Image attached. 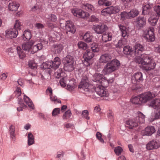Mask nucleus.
<instances>
[{"label": "nucleus", "instance_id": "f257e3e1", "mask_svg": "<svg viewBox=\"0 0 160 160\" xmlns=\"http://www.w3.org/2000/svg\"><path fill=\"white\" fill-rule=\"evenodd\" d=\"M120 66L119 61L116 59H113L105 66L102 70L103 73L105 74H109L118 69Z\"/></svg>", "mask_w": 160, "mask_h": 160}, {"label": "nucleus", "instance_id": "f03ea898", "mask_svg": "<svg viewBox=\"0 0 160 160\" xmlns=\"http://www.w3.org/2000/svg\"><path fill=\"white\" fill-rule=\"evenodd\" d=\"M118 26L120 30L121 34L123 38L119 40L117 43H114V45L116 48H120L127 43V38L128 36V34L125 26L121 24H119Z\"/></svg>", "mask_w": 160, "mask_h": 160}, {"label": "nucleus", "instance_id": "7ed1b4c3", "mask_svg": "<svg viewBox=\"0 0 160 160\" xmlns=\"http://www.w3.org/2000/svg\"><path fill=\"white\" fill-rule=\"evenodd\" d=\"M136 117L131 119L127 122V124L130 125L129 128H132L138 125V123L144 122L145 115L140 112H138L136 114Z\"/></svg>", "mask_w": 160, "mask_h": 160}, {"label": "nucleus", "instance_id": "20e7f679", "mask_svg": "<svg viewBox=\"0 0 160 160\" xmlns=\"http://www.w3.org/2000/svg\"><path fill=\"white\" fill-rule=\"evenodd\" d=\"M135 62L138 64L142 65V68L146 71L154 69L156 66L155 63L153 61L147 62V61H145L138 58L135 60Z\"/></svg>", "mask_w": 160, "mask_h": 160}, {"label": "nucleus", "instance_id": "39448f33", "mask_svg": "<svg viewBox=\"0 0 160 160\" xmlns=\"http://www.w3.org/2000/svg\"><path fill=\"white\" fill-rule=\"evenodd\" d=\"M64 68L65 71L70 72L73 70L74 60L73 58L70 55H68L63 59Z\"/></svg>", "mask_w": 160, "mask_h": 160}, {"label": "nucleus", "instance_id": "423d86ee", "mask_svg": "<svg viewBox=\"0 0 160 160\" xmlns=\"http://www.w3.org/2000/svg\"><path fill=\"white\" fill-rule=\"evenodd\" d=\"M154 29L153 27H150L148 29L145 30L143 33V36L148 42H152L155 39V36L154 33Z\"/></svg>", "mask_w": 160, "mask_h": 160}, {"label": "nucleus", "instance_id": "0eeeda50", "mask_svg": "<svg viewBox=\"0 0 160 160\" xmlns=\"http://www.w3.org/2000/svg\"><path fill=\"white\" fill-rule=\"evenodd\" d=\"M93 52L90 50H87L83 55L84 60L82 61L83 63L87 67L90 64V60L94 56Z\"/></svg>", "mask_w": 160, "mask_h": 160}, {"label": "nucleus", "instance_id": "6e6552de", "mask_svg": "<svg viewBox=\"0 0 160 160\" xmlns=\"http://www.w3.org/2000/svg\"><path fill=\"white\" fill-rule=\"evenodd\" d=\"M141 100L142 103H145L155 97L156 95L148 92L140 95Z\"/></svg>", "mask_w": 160, "mask_h": 160}, {"label": "nucleus", "instance_id": "1a4fd4ad", "mask_svg": "<svg viewBox=\"0 0 160 160\" xmlns=\"http://www.w3.org/2000/svg\"><path fill=\"white\" fill-rule=\"evenodd\" d=\"M72 12L74 16L82 18H87L89 16L88 13L78 9H73Z\"/></svg>", "mask_w": 160, "mask_h": 160}, {"label": "nucleus", "instance_id": "9d476101", "mask_svg": "<svg viewBox=\"0 0 160 160\" xmlns=\"http://www.w3.org/2000/svg\"><path fill=\"white\" fill-rule=\"evenodd\" d=\"M160 147V140H153L149 142L146 145L147 150H151L157 149Z\"/></svg>", "mask_w": 160, "mask_h": 160}, {"label": "nucleus", "instance_id": "9b49d317", "mask_svg": "<svg viewBox=\"0 0 160 160\" xmlns=\"http://www.w3.org/2000/svg\"><path fill=\"white\" fill-rule=\"evenodd\" d=\"M133 51L136 57L139 56L144 51V46L139 43L136 42L133 47Z\"/></svg>", "mask_w": 160, "mask_h": 160}, {"label": "nucleus", "instance_id": "f8f14e48", "mask_svg": "<svg viewBox=\"0 0 160 160\" xmlns=\"http://www.w3.org/2000/svg\"><path fill=\"white\" fill-rule=\"evenodd\" d=\"M96 93L98 95L102 97H107L109 95V93L105 88L99 85L95 88Z\"/></svg>", "mask_w": 160, "mask_h": 160}, {"label": "nucleus", "instance_id": "ddd939ff", "mask_svg": "<svg viewBox=\"0 0 160 160\" xmlns=\"http://www.w3.org/2000/svg\"><path fill=\"white\" fill-rule=\"evenodd\" d=\"M6 37L8 38H16L18 34V31L15 28L8 29L5 32Z\"/></svg>", "mask_w": 160, "mask_h": 160}, {"label": "nucleus", "instance_id": "4468645a", "mask_svg": "<svg viewBox=\"0 0 160 160\" xmlns=\"http://www.w3.org/2000/svg\"><path fill=\"white\" fill-rule=\"evenodd\" d=\"M156 131V129L154 126H149L142 131L141 133L143 135L150 136Z\"/></svg>", "mask_w": 160, "mask_h": 160}, {"label": "nucleus", "instance_id": "2eb2a0df", "mask_svg": "<svg viewBox=\"0 0 160 160\" xmlns=\"http://www.w3.org/2000/svg\"><path fill=\"white\" fill-rule=\"evenodd\" d=\"M93 28L96 33L101 34L106 31L107 26L104 24H100L98 25H94Z\"/></svg>", "mask_w": 160, "mask_h": 160}, {"label": "nucleus", "instance_id": "dca6fc26", "mask_svg": "<svg viewBox=\"0 0 160 160\" xmlns=\"http://www.w3.org/2000/svg\"><path fill=\"white\" fill-rule=\"evenodd\" d=\"M136 25L137 28H140L146 24V19L142 17H139L136 19Z\"/></svg>", "mask_w": 160, "mask_h": 160}, {"label": "nucleus", "instance_id": "f3484780", "mask_svg": "<svg viewBox=\"0 0 160 160\" xmlns=\"http://www.w3.org/2000/svg\"><path fill=\"white\" fill-rule=\"evenodd\" d=\"M88 80L86 79L85 81L82 79L81 82L78 85V88L83 90L85 92H88L89 91V83L87 82Z\"/></svg>", "mask_w": 160, "mask_h": 160}, {"label": "nucleus", "instance_id": "a211bd4d", "mask_svg": "<svg viewBox=\"0 0 160 160\" xmlns=\"http://www.w3.org/2000/svg\"><path fill=\"white\" fill-rule=\"evenodd\" d=\"M65 29L67 32H71L72 33H74L76 31V29L73 24L71 21H69L66 22Z\"/></svg>", "mask_w": 160, "mask_h": 160}, {"label": "nucleus", "instance_id": "6ab92c4d", "mask_svg": "<svg viewBox=\"0 0 160 160\" xmlns=\"http://www.w3.org/2000/svg\"><path fill=\"white\" fill-rule=\"evenodd\" d=\"M135 80L137 82H142L143 79L142 73L140 72H138L134 73L132 77V82Z\"/></svg>", "mask_w": 160, "mask_h": 160}, {"label": "nucleus", "instance_id": "aec40b11", "mask_svg": "<svg viewBox=\"0 0 160 160\" xmlns=\"http://www.w3.org/2000/svg\"><path fill=\"white\" fill-rule=\"evenodd\" d=\"M138 58L145 61H147V62L148 61H153L152 57L150 55L145 53L141 54L139 56L136 57L135 61Z\"/></svg>", "mask_w": 160, "mask_h": 160}, {"label": "nucleus", "instance_id": "412c9836", "mask_svg": "<svg viewBox=\"0 0 160 160\" xmlns=\"http://www.w3.org/2000/svg\"><path fill=\"white\" fill-rule=\"evenodd\" d=\"M103 78V75L96 73L93 76L92 80L96 83V85H98Z\"/></svg>", "mask_w": 160, "mask_h": 160}, {"label": "nucleus", "instance_id": "4be33fe9", "mask_svg": "<svg viewBox=\"0 0 160 160\" xmlns=\"http://www.w3.org/2000/svg\"><path fill=\"white\" fill-rule=\"evenodd\" d=\"M111 59L112 57L109 54H105L101 56L99 60L100 62L105 63Z\"/></svg>", "mask_w": 160, "mask_h": 160}, {"label": "nucleus", "instance_id": "5701e85b", "mask_svg": "<svg viewBox=\"0 0 160 160\" xmlns=\"http://www.w3.org/2000/svg\"><path fill=\"white\" fill-rule=\"evenodd\" d=\"M52 48L55 53L59 54L63 50V46L61 44H56L53 45Z\"/></svg>", "mask_w": 160, "mask_h": 160}, {"label": "nucleus", "instance_id": "b1692460", "mask_svg": "<svg viewBox=\"0 0 160 160\" xmlns=\"http://www.w3.org/2000/svg\"><path fill=\"white\" fill-rule=\"evenodd\" d=\"M151 106L155 109H160V99H155L153 100L151 102Z\"/></svg>", "mask_w": 160, "mask_h": 160}, {"label": "nucleus", "instance_id": "393cba45", "mask_svg": "<svg viewBox=\"0 0 160 160\" xmlns=\"http://www.w3.org/2000/svg\"><path fill=\"white\" fill-rule=\"evenodd\" d=\"M61 64V61L60 58L58 57H56L54 59L53 62H52V68L54 69L58 68Z\"/></svg>", "mask_w": 160, "mask_h": 160}, {"label": "nucleus", "instance_id": "a878e982", "mask_svg": "<svg viewBox=\"0 0 160 160\" xmlns=\"http://www.w3.org/2000/svg\"><path fill=\"white\" fill-rule=\"evenodd\" d=\"M160 118V110H157L149 118V121L152 122L156 119Z\"/></svg>", "mask_w": 160, "mask_h": 160}, {"label": "nucleus", "instance_id": "bb28decb", "mask_svg": "<svg viewBox=\"0 0 160 160\" xmlns=\"http://www.w3.org/2000/svg\"><path fill=\"white\" fill-rule=\"evenodd\" d=\"M22 38L25 41L31 39L32 37L31 32L29 30H26L22 36Z\"/></svg>", "mask_w": 160, "mask_h": 160}, {"label": "nucleus", "instance_id": "cd10ccee", "mask_svg": "<svg viewBox=\"0 0 160 160\" xmlns=\"http://www.w3.org/2000/svg\"><path fill=\"white\" fill-rule=\"evenodd\" d=\"M113 80L111 79V80H107L104 78V77L102 78V79L100 81V82L98 86L99 85L100 86H102L104 88L107 87L110 82H113Z\"/></svg>", "mask_w": 160, "mask_h": 160}, {"label": "nucleus", "instance_id": "c85d7f7f", "mask_svg": "<svg viewBox=\"0 0 160 160\" xmlns=\"http://www.w3.org/2000/svg\"><path fill=\"white\" fill-rule=\"evenodd\" d=\"M23 99L24 102L28 105V106L30 108L33 109L34 105L31 100L25 95L24 96Z\"/></svg>", "mask_w": 160, "mask_h": 160}, {"label": "nucleus", "instance_id": "c756f323", "mask_svg": "<svg viewBox=\"0 0 160 160\" xmlns=\"http://www.w3.org/2000/svg\"><path fill=\"white\" fill-rule=\"evenodd\" d=\"M92 34L91 33L87 32L83 36L84 41L87 42H89L92 41Z\"/></svg>", "mask_w": 160, "mask_h": 160}, {"label": "nucleus", "instance_id": "7c9ffc66", "mask_svg": "<svg viewBox=\"0 0 160 160\" xmlns=\"http://www.w3.org/2000/svg\"><path fill=\"white\" fill-rule=\"evenodd\" d=\"M19 6V4L16 2L9 3L8 5L9 9L11 11H16Z\"/></svg>", "mask_w": 160, "mask_h": 160}, {"label": "nucleus", "instance_id": "2f4dec72", "mask_svg": "<svg viewBox=\"0 0 160 160\" xmlns=\"http://www.w3.org/2000/svg\"><path fill=\"white\" fill-rule=\"evenodd\" d=\"M82 6L83 9L88 12L94 11L95 10V8L91 4L88 3H84L82 5Z\"/></svg>", "mask_w": 160, "mask_h": 160}, {"label": "nucleus", "instance_id": "473e14b6", "mask_svg": "<svg viewBox=\"0 0 160 160\" xmlns=\"http://www.w3.org/2000/svg\"><path fill=\"white\" fill-rule=\"evenodd\" d=\"M111 14H116L120 10V8L118 6H111L109 7Z\"/></svg>", "mask_w": 160, "mask_h": 160}, {"label": "nucleus", "instance_id": "72a5a7b5", "mask_svg": "<svg viewBox=\"0 0 160 160\" xmlns=\"http://www.w3.org/2000/svg\"><path fill=\"white\" fill-rule=\"evenodd\" d=\"M158 18L157 16H152L148 19V22L152 26H155L158 21Z\"/></svg>", "mask_w": 160, "mask_h": 160}, {"label": "nucleus", "instance_id": "f704fd0d", "mask_svg": "<svg viewBox=\"0 0 160 160\" xmlns=\"http://www.w3.org/2000/svg\"><path fill=\"white\" fill-rule=\"evenodd\" d=\"M133 50L132 47L128 45L124 46L123 48V52L125 55H129L132 52Z\"/></svg>", "mask_w": 160, "mask_h": 160}, {"label": "nucleus", "instance_id": "c9c22d12", "mask_svg": "<svg viewBox=\"0 0 160 160\" xmlns=\"http://www.w3.org/2000/svg\"><path fill=\"white\" fill-rule=\"evenodd\" d=\"M112 38V35L111 33H107L103 34L102 36V41L106 42L111 41Z\"/></svg>", "mask_w": 160, "mask_h": 160}, {"label": "nucleus", "instance_id": "e433bc0d", "mask_svg": "<svg viewBox=\"0 0 160 160\" xmlns=\"http://www.w3.org/2000/svg\"><path fill=\"white\" fill-rule=\"evenodd\" d=\"M28 143L29 146H30L34 143V139L33 135L31 132H29L28 134Z\"/></svg>", "mask_w": 160, "mask_h": 160}, {"label": "nucleus", "instance_id": "4c0bfd02", "mask_svg": "<svg viewBox=\"0 0 160 160\" xmlns=\"http://www.w3.org/2000/svg\"><path fill=\"white\" fill-rule=\"evenodd\" d=\"M139 14V11L136 8L132 9L128 12L130 18H133L137 16Z\"/></svg>", "mask_w": 160, "mask_h": 160}, {"label": "nucleus", "instance_id": "58836bf2", "mask_svg": "<svg viewBox=\"0 0 160 160\" xmlns=\"http://www.w3.org/2000/svg\"><path fill=\"white\" fill-rule=\"evenodd\" d=\"M132 102L135 104H140L142 103L140 95L135 97L131 99Z\"/></svg>", "mask_w": 160, "mask_h": 160}, {"label": "nucleus", "instance_id": "ea45409f", "mask_svg": "<svg viewBox=\"0 0 160 160\" xmlns=\"http://www.w3.org/2000/svg\"><path fill=\"white\" fill-rule=\"evenodd\" d=\"M52 61H46L42 64L43 68L44 69L52 68Z\"/></svg>", "mask_w": 160, "mask_h": 160}, {"label": "nucleus", "instance_id": "a19ab883", "mask_svg": "<svg viewBox=\"0 0 160 160\" xmlns=\"http://www.w3.org/2000/svg\"><path fill=\"white\" fill-rule=\"evenodd\" d=\"M9 132L11 138L13 140H15V128L13 126L11 125L9 128Z\"/></svg>", "mask_w": 160, "mask_h": 160}, {"label": "nucleus", "instance_id": "79ce46f5", "mask_svg": "<svg viewBox=\"0 0 160 160\" xmlns=\"http://www.w3.org/2000/svg\"><path fill=\"white\" fill-rule=\"evenodd\" d=\"M18 103L20 106L17 108V110L18 111H21L23 110V108L24 107H26V106L23 103L22 100V99L18 98Z\"/></svg>", "mask_w": 160, "mask_h": 160}, {"label": "nucleus", "instance_id": "37998d69", "mask_svg": "<svg viewBox=\"0 0 160 160\" xmlns=\"http://www.w3.org/2000/svg\"><path fill=\"white\" fill-rule=\"evenodd\" d=\"M31 44L28 42L24 43L22 45V49L25 51L29 52L31 51Z\"/></svg>", "mask_w": 160, "mask_h": 160}, {"label": "nucleus", "instance_id": "c03bdc74", "mask_svg": "<svg viewBox=\"0 0 160 160\" xmlns=\"http://www.w3.org/2000/svg\"><path fill=\"white\" fill-rule=\"evenodd\" d=\"M17 51L18 55L20 58H23L25 56V53L22 51L21 48L18 46L17 48Z\"/></svg>", "mask_w": 160, "mask_h": 160}, {"label": "nucleus", "instance_id": "a18cd8bd", "mask_svg": "<svg viewBox=\"0 0 160 160\" xmlns=\"http://www.w3.org/2000/svg\"><path fill=\"white\" fill-rule=\"evenodd\" d=\"M101 14L103 16H106L108 15H111L109 7L103 9L101 12Z\"/></svg>", "mask_w": 160, "mask_h": 160}, {"label": "nucleus", "instance_id": "49530a36", "mask_svg": "<svg viewBox=\"0 0 160 160\" xmlns=\"http://www.w3.org/2000/svg\"><path fill=\"white\" fill-rule=\"evenodd\" d=\"M114 152L117 156L120 155L123 152V149L122 147L119 146L115 148Z\"/></svg>", "mask_w": 160, "mask_h": 160}, {"label": "nucleus", "instance_id": "de8ad7c7", "mask_svg": "<svg viewBox=\"0 0 160 160\" xmlns=\"http://www.w3.org/2000/svg\"><path fill=\"white\" fill-rule=\"evenodd\" d=\"M151 8L149 4H147L142 7V13L143 14H146L149 12V9Z\"/></svg>", "mask_w": 160, "mask_h": 160}, {"label": "nucleus", "instance_id": "09e8293b", "mask_svg": "<svg viewBox=\"0 0 160 160\" xmlns=\"http://www.w3.org/2000/svg\"><path fill=\"white\" fill-rule=\"evenodd\" d=\"M79 48L83 50H86L87 48V45L83 42H79L78 44Z\"/></svg>", "mask_w": 160, "mask_h": 160}, {"label": "nucleus", "instance_id": "8fccbe9b", "mask_svg": "<svg viewBox=\"0 0 160 160\" xmlns=\"http://www.w3.org/2000/svg\"><path fill=\"white\" fill-rule=\"evenodd\" d=\"M121 19L124 20L130 18L128 12H121L120 14Z\"/></svg>", "mask_w": 160, "mask_h": 160}, {"label": "nucleus", "instance_id": "3c124183", "mask_svg": "<svg viewBox=\"0 0 160 160\" xmlns=\"http://www.w3.org/2000/svg\"><path fill=\"white\" fill-rule=\"evenodd\" d=\"M45 17L46 18L48 19L49 20L53 22H55L57 20V17L54 14H51L50 15H46Z\"/></svg>", "mask_w": 160, "mask_h": 160}, {"label": "nucleus", "instance_id": "603ef678", "mask_svg": "<svg viewBox=\"0 0 160 160\" xmlns=\"http://www.w3.org/2000/svg\"><path fill=\"white\" fill-rule=\"evenodd\" d=\"M91 48L92 49V51L93 52H98L99 50L98 46L96 43H93L92 44Z\"/></svg>", "mask_w": 160, "mask_h": 160}, {"label": "nucleus", "instance_id": "864d4df0", "mask_svg": "<svg viewBox=\"0 0 160 160\" xmlns=\"http://www.w3.org/2000/svg\"><path fill=\"white\" fill-rule=\"evenodd\" d=\"M72 113L70 110L66 111L63 114L62 118L64 119H67L69 118L71 116Z\"/></svg>", "mask_w": 160, "mask_h": 160}, {"label": "nucleus", "instance_id": "5fc2aeb1", "mask_svg": "<svg viewBox=\"0 0 160 160\" xmlns=\"http://www.w3.org/2000/svg\"><path fill=\"white\" fill-rule=\"evenodd\" d=\"M22 24V23L18 20H17L14 25V28L16 29L20 30L21 29Z\"/></svg>", "mask_w": 160, "mask_h": 160}, {"label": "nucleus", "instance_id": "6e6d98bb", "mask_svg": "<svg viewBox=\"0 0 160 160\" xmlns=\"http://www.w3.org/2000/svg\"><path fill=\"white\" fill-rule=\"evenodd\" d=\"M28 66L32 69H34L37 68V64L33 60L29 61L28 62Z\"/></svg>", "mask_w": 160, "mask_h": 160}, {"label": "nucleus", "instance_id": "4d7b16f0", "mask_svg": "<svg viewBox=\"0 0 160 160\" xmlns=\"http://www.w3.org/2000/svg\"><path fill=\"white\" fill-rule=\"evenodd\" d=\"M50 97L51 100L54 102L56 103H61V101L59 99H57L56 96H54L52 95H50Z\"/></svg>", "mask_w": 160, "mask_h": 160}, {"label": "nucleus", "instance_id": "13d9d810", "mask_svg": "<svg viewBox=\"0 0 160 160\" xmlns=\"http://www.w3.org/2000/svg\"><path fill=\"white\" fill-rule=\"evenodd\" d=\"M96 136L97 138L98 139L101 143H104V140L102 138V135L101 133L99 132H97L96 134Z\"/></svg>", "mask_w": 160, "mask_h": 160}, {"label": "nucleus", "instance_id": "bf43d9fd", "mask_svg": "<svg viewBox=\"0 0 160 160\" xmlns=\"http://www.w3.org/2000/svg\"><path fill=\"white\" fill-rule=\"evenodd\" d=\"M66 78H64L60 80L59 82L60 85L62 87H65L67 84L66 80Z\"/></svg>", "mask_w": 160, "mask_h": 160}, {"label": "nucleus", "instance_id": "052dcab7", "mask_svg": "<svg viewBox=\"0 0 160 160\" xmlns=\"http://www.w3.org/2000/svg\"><path fill=\"white\" fill-rule=\"evenodd\" d=\"M155 12L156 13L158 17H160V6H156L153 7Z\"/></svg>", "mask_w": 160, "mask_h": 160}, {"label": "nucleus", "instance_id": "680f3d73", "mask_svg": "<svg viewBox=\"0 0 160 160\" xmlns=\"http://www.w3.org/2000/svg\"><path fill=\"white\" fill-rule=\"evenodd\" d=\"M60 113V108H56L52 111V115L53 116L55 117L58 115Z\"/></svg>", "mask_w": 160, "mask_h": 160}, {"label": "nucleus", "instance_id": "e2e57ef3", "mask_svg": "<svg viewBox=\"0 0 160 160\" xmlns=\"http://www.w3.org/2000/svg\"><path fill=\"white\" fill-rule=\"evenodd\" d=\"M82 115L83 117L85 118L87 120L89 119V117L88 116V112L87 110H85L83 111Z\"/></svg>", "mask_w": 160, "mask_h": 160}, {"label": "nucleus", "instance_id": "0e129e2a", "mask_svg": "<svg viewBox=\"0 0 160 160\" xmlns=\"http://www.w3.org/2000/svg\"><path fill=\"white\" fill-rule=\"evenodd\" d=\"M62 69H60L58 71L55 72L54 75L57 78H60L62 73Z\"/></svg>", "mask_w": 160, "mask_h": 160}, {"label": "nucleus", "instance_id": "69168bd1", "mask_svg": "<svg viewBox=\"0 0 160 160\" xmlns=\"http://www.w3.org/2000/svg\"><path fill=\"white\" fill-rule=\"evenodd\" d=\"M14 93L17 97H18L20 96L21 94V92L20 89L19 88H17L16 91L14 92Z\"/></svg>", "mask_w": 160, "mask_h": 160}, {"label": "nucleus", "instance_id": "338daca9", "mask_svg": "<svg viewBox=\"0 0 160 160\" xmlns=\"http://www.w3.org/2000/svg\"><path fill=\"white\" fill-rule=\"evenodd\" d=\"M35 27L38 29H41L44 28V26L42 23H38L35 24Z\"/></svg>", "mask_w": 160, "mask_h": 160}, {"label": "nucleus", "instance_id": "774afa93", "mask_svg": "<svg viewBox=\"0 0 160 160\" xmlns=\"http://www.w3.org/2000/svg\"><path fill=\"white\" fill-rule=\"evenodd\" d=\"M74 88L75 87L73 85H71L68 84H67V88L70 91H72Z\"/></svg>", "mask_w": 160, "mask_h": 160}]
</instances>
